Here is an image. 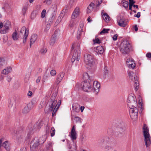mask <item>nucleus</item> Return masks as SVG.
<instances>
[{
    "label": "nucleus",
    "mask_w": 151,
    "mask_h": 151,
    "mask_svg": "<svg viewBox=\"0 0 151 151\" xmlns=\"http://www.w3.org/2000/svg\"><path fill=\"white\" fill-rule=\"evenodd\" d=\"M83 78L85 80L81 83V88L83 91L85 92H90L92 88L90 81L91 82L93 80V74L91 72L89 73V75L88 73H85L83 74Z\"/></svg>",
    "instance_id": "1"
},
{
    "label": "nucleus",
    "mask_w": 151,
    "mask_h": 151,
    "mask_svg": "<svg viewBox=\"0 0 151 151\" xmlns=\"http://www.w3.org/2000/svg\"><path fill=\"white\" fill-rule=\"evenodd\" d=\"M76 135L77 133L76 131L75 126H73L71 130L70 136L73 143L71 144L69 141H67L68 148L69 149L71 150V151H76L77 149L76 143L74 141L77 138Z\"/></svg>",
    "instance_id": "2"
},
{
    "label": "nucleus",
    "mask_w": 151,
    "mask_h": 151,
    "mask_svg": "<svg viewBox=\"0 0 151 151\" xmlns=\"http://www.w3.org/2000/svg\"><path fill=\"white\" fill-rule=\"evenodd\" d=\"M74 46L73 45L72 47V52H73V55L71 59V62L73 63L76 61V63H78L80 58L81 52L80 46L78 45L76 48H74Z\"/></svg>",
    "instance_id": "3"
},
{
    "label": "nucleus",
    "mask_w": 151,
    "mask_h": 151,
    "mask_svg": "<svg viewBox=\"0 0 151 151\" xmlns=\"http://www.w3.org/2000/svg\"><path fill=\"white\" fill-rule=\"evenodd\" d=\"M142 129L145 145L146 147H148L151 144V139L149 132V129L147 125L145 124L143 125Z\"/></svg>",
    "instance_id": "4"
},
{
    "label": "nucleus",
    "mask_w": 151,
    "mask_h": 151,
    "mask_svg": "<svg viewBox=\"0 0 151 151\" xmlns=\"http://www.w3.org/2000/svg\"><path fill=\"white\" fill-rule=\"evenodd\" d=\"M46 139L45 136H43L39 139L37 138L33 139L30 143V148L31 150H34L38 148V146L40 143L42 144L46 141Z\"/></svg>",
    "instance_id": "5"
},
{
    "label": "nucleus",
    "mask_w": 151,
    "mask_h": 151,
    "mask_svg": "<svg viewBox=\"0 0 151 151\" xmlns=\"http://www.w3.org/2000/svg\"><path fill=\"white\" fill-rule=\"evenodd\" d=\"M131 45L127 40H123L120 45V51L123 54H128L130 51Z\"/></svg>",
    "instance_id": "6"
},
{
    "label": "nucleus",
    "mask_w": 151,
    "mask_h": 151,
    "mask_svg": "<svg viewBox=\"0 0 151 151\" xmlns=\"http://www.w3.org/2000/svg\"><path fill=\"white\" fill-rule=\"evenodd\" d=\"M57 95L56 92L53 93L47 103L49 106L48 110L50 111H52L56 106L57 102V100L56 99Z\"/></svg>",
    "instance_id": "7"
},
{
    "label": "nucleus",
    "mask_w": 151,
    "mask_h": 151,
    "mask_svg": "<svg viewBox=\"0 0 151 151\" xmlns=\"http://www.w3.org/2000/svg\"><path fill=\"white\" fill-rule=\"evenodd\" d=\"M127 103V106L130 109H133L134 108H137V99L135 97L131 95L129 96Z\"/></svg>",
    "instance_id": "8"
},
{
    "label": "nucleus",
    "mask_w": 151,
    "mask_h": 151,
    "mask_svg": "<svg viewBox=\"0 0 151 151\" xmlns=\"http://www.w3.org/2000/svg\"><path fill=\"white\" fill-rule=\"evenodd\" d=\"M84 60L85 64L91 67L93 66L94 57L91 55L86 54L84 55Z\"/></svg>",
    "instance_id": "9"
},
{
    "label": "nucleus",
    "mask_w": 151,
    "mask_h": 151,
    "mask_svg": "<svg viewBox=\"0 0 151 151\" xmlns=\"http://www.w3.org/2000/svg\"><path fill=\"white\" fill-rule=\"evenodd\" d=\"M50 10L53 11L52 14V16L49 19L48 23L50 25L53 22V20L55 18V16L57 12V6L56 5L54 4L51 6L50 8Z\"/></svg>",
    "instance_id": "10"
},
{
    "label": "nucleus",
    "mask_w": 151,
    "mask_h": 151,
    "mask_svg": "<svg viewBox=\"0 0 151 151\" xmlns=\"http://www.w3.org/2000/svg\"><path fill=\"white\" fill-rule=\"evenodd\" d=\"M129 114L132 119L134 121L136 120L138 117V110L137 108L130 109Z\"/></svg>",
    "instance_id": "11"
},
{
    "label": "nucleus",
    "mask_w": 151,
    "mask_h": 151,
    "mask_svg": "<svg viewBox=\"0 0 151 151\" xmlns=\"http://www.w3.org/2000/svg\"><path fill=\"white\" fill-rule=\"evenodd\" d=\"M10 22L8 21H6L4 22L3 29H0V32L2 34H4L7 32L9 27L10 26Z\"/></svg>",
    "instance_id": "12"
},
{
    "label": "nucleus",
    "mask_w": 151,
    "mask_h": 151,
    "mask_svg": "<svg viewBox=\"0 0 151 151\" xmlns=\"http://www.w3.org/2000/svg\"><path fill=\"white\" fill-rule=\"evenodd\" d=\"M33 104L32 103H29L27 105V106H25L22 110V113L24 114H26L28 113L29 110L31 109L32 107V106Z\"/></svg>",
    "instance_id": "13"
},
{
    "label": "nucleus",
    "mask_w": 151,
    "mask_h": 151,
    "mask_svg": "<svg viewBox=\"0 0 151 151\" xmlns=\"http://www.w3.org/2000/svg\"><path fill=\"white\" fill-rule=\"evenodd\" d=\"M84 24L82 23H81L79 24V27L78 29L77 33V38L78 40L80 38V37L81 35V33L83 32V27Z\"/></svg>",
    "instance_id": "14"
},
{
    "label": "nucleus",
    "mask_w": 151,
    "mask_h": 151,
    "mask_svg": "<svg viewBox=\"0 0 151 151\" xmlns=\"http://www.w3.org/2000/svg\"><path fill=\"white\" fill-rule=\"evenodd\" d=\"M80 9L79 7H76L74 9L72 15V18L74 19L76 18L80 14Z\"/></svg>",
    "instance_id": "15"
},
{
    "label": "nucleus",
    "mask_w": 151,
    "mask_h": 151,
    "mask_svg": "<svg viewBox=\"0 0 151 151\" xmlns=\"http://www.w3.org/2000/svg\"><path fill=\"white\" fill-rule=\"evenodd\" d=\"M65 73L64 72H61L58 74L57 78L56 83L57 84H58L61 81L63 78L64 76Z\"/></svg>",
    "instance_id": "16"
},
{
    "label": "nucleus",
    "mask_w": 151,
    "mask_h": 151,
    "mask_svg": "<svg viewBox=\"0 0 151 151\" xmlns=\"http://www.w3.org/2000/svg\"><path fill=\"white\" fill-rule=\"evenodd\" d=\"M125 19L123 18H121L119 20H117L118 24L120 26L123 27H125L126 25V23L125 22Z\"/></svg>",
    "instance_id": "17"
},
{
    "label": "nucleus",
    "mask_w": 151,
    "mask_h": 151,
    "mask_svg": "<svg viewBox=\"0 0 151 151\" xmlns=\"http://www.w3.org/2000/svg\"><path fill=\"white\" fill-rule=\"evenodd\" d=\"M56 32H55L52 35L50 41V45H53L56 41Z\"/></svg>",
    "instance_id": "18"
},
{
    "label": "nucleus",
    "mask_w": 151,
    "mask_h": 151,
    "mask_svg": "<svg viewBox=\"0 0 151 151\" xmlns=\"http://www.w3.org/2000/svg\"><path fill=\"white\" fill-rule=\"evenodd\" d=\"M63 10L60 14V16L58 17V19H57L55 22V24H58L62 20L63 18L64 17L65 15V13L64 12H63Z\"/></svg>",
    "instance_id": "19"
},
{
    "label": "nucleus",
    "mask_w": 151,
    "mask_h": 151,
    "mask_svg": "<svg viewBox=\"0 0 151 151\" xmlns=\"http://www.w3.org/2000/svg\"><path fill=\"white\" fill-rule=\"evenodd\" d=\"M11 144L8 142L7 141H5L2 146H3L5 149L7 151H9L10 150V146Z\"/></svg>",
    "instance_id": "20"
},
{
    "label": "nucleus",
    "mask_w": 151,
    "mask_h": 151,
    "mask_svg": "<svg viewBox=\"0 0 151 151\" xmlns=\"http://www.w3.org/2000/svg\"><path fill=\"white\" fill-rule=\"evenodd\" d=\"M117 132L116 136L118 137H120L122 136V134L124 131V128L122 127H118L117 128Z\"/></svg>",
    "instance_id": "21"
},
{
    "label": "nucleus",
    "mask_w": 151,
    "mask_h": 151,
    "mask_svg": "<svg viewBox=\"0 0 151 151\" xmlns=\"http://www.w3.org/2000/svg\"><path fill=\"white\" fill-rule=\"evenodd\" d=\"M37 38V36L36 34H33L31 37L30 43V47H31L32 45L36 41Z\"/></svg>",
    "instance_id": "22"
},
{
    "label": "nucleus",
    "mask_w": 151,
    "mask_h": 151,
    "mask_svg": "<svg viewBox=\"0 0 151 151\" xmlns=\"http://www.w3.org/2000/svg\"><path fill=\"white\" fill-rule=\"evenodd\" d=\"M95 82H96L95 86L96 88V89L95 88V93L97 94L99 91L101 87V85L100 83L98 81H95Z\"/></svg>",
    "instance_id": "23"
},
{
    "label": "nucleus",
    "mask_w": 151,
    "mask_h": 151,
    "mask_svg": "<svg viewBox=\"0 0 151 151\" xmlns=\"http://www.w3.org/2000/svg\"><path fill=\"white\" fill-rule=\"evenodd\" d=\"M94 7V4L91 2L88 6L87 8V13H90L93 10Z\"/></svg>",
    "instance_id": "24"
},
{
    "label": "nucleus",
    "mask_w": 151,
    "mask_h": 151,
    "mask_svg": "<svg viewBox=\"0 0 151 151\" xmlns=\"http://www.w3.org/2000/svg\"><path fill=\"white\" fill-rule=\"evenodd\" d=\"M12 70V68L10 67H7L4 69L2 71V73L6 75L9 73H10Z\"/></svg>",
    "instance_id": "25"
},
{
    "label": "nucleus",
    "mask_w": 151,
    "mask_h": 151,
    "mask_svg": "<svg viewBox=\"0 0 151 151\" xmlns=\"http://www.w3.org/2000/svg\"><path fill=\"white\" fill-rule=\"evenodd\" d=\"M105 151H117L115 148L111 146L107 145L104 148Z\"/></svg>",
    "instance_id": "26"
},
{
    "label": "nucleus",
    "mask_w": 151,
    "mask_h": 151,
    "mask_svg": "<svg viewBox=\"0 0 151 151\" xmlns=\"http://www.w3.org/2000/svg\"><path fill=\"white\" fill-rule=\"evenodd\" d=\"M103 18L105 22L108 23L110 20V17L106 13H104L102 14Z\"/></svg>",
    "instance_id": "27"
},
{
    "label": "nucleus",
    "mask_w": 151,
    "mask_h": 151,
    "mask_svg": "<svg viewBox=\"0 0 151 151\" xmlns=\"http://www.w3.org/2000/svg\"><path fill=\"white\" fill-rule=\"evenodd\" d=\"M96 49L95 50V52L97 53L100 54L102 53L103 52V47L101 46H99L96 47Z\"/></svg>",
    "instance_id": "28"
},
{
    "label": "nucleus",
    "mask_w": 151,
    "mask_h": 151,
    "mask_svg": "<svg viewBox=\"0 0 151 151\" xmlns=\"http://www.w3.org/2000/svg\"><path fill=\"white\" fill-rule=\"evenodd\" d=\"M109 140L108 137H104L101 139L100 143L101 144H105L108 142Z\"/></svg>",
    "instance_id": "29"
},
{
    "label": "nucleus",
    "mask_w": 151,
    "mask_h": 151,
    "mask_svg": "<svg viewBox=\"0 0 151 151\" xmlns=\"http://www.w3.org/2000/svg\"><path fill=\"white\" fill-rule=\"evenodd\" d=\"M12 37L13 40H18V35L17 34V32L15 30L12 34Z\"/></svg>",
    "instance_id": "30"
},
{
    "label": "nucleus",
    "mask_w": 151,
    "mask_h": 151,
    "mask_svg": "<svg viewBox=\"0 0 151 151\" xmlns=\"http://www.w3.org/2000/svg\"><path fill=\"white\" fill-rule=\"evenodd\" d=\"M129 3L128 1L125 0H123L122 1V4L123 7H124L125 9H127Z\"/></svg>",
    "instance_id": "31"
},
{
    "label": "nucleus",
    "mask_w": 151,
    "mask_h": 151,
    "mask_svg": "<svg viewBox=\"0 0 151 151\" xmlns=\"http://www.w3.org/2000/svg\"><path fill=\"white\" fill-rule=\"evenodd\" d=\"M76 104H74L73 105L72 108L73 110L76 112H78L79 111V109L78 107L76 106Z\"/></svg>",
    "instance_id": "32"
},
{
    "label": "nucleus",
    "mask_w": 151,
    "mask_h": 151,
    "mask_svg": "<svg viewBox=\"0 0 151 151\" xmlns=\"http://www.w3.org/2000/svg\"><path fill=\"white\" fill-rule=\"evenodd\" d=\"M25 31V34H27V33H29V30L26 29V28L25 27H23L22 28L21 31L20 32L21 33H22L23 32Z\"/></svg>",
    "instance_id": "33"
},
{
    "label": "nucleus",
    "mask_w": 151,
    "mask_h": 151,
    "mask_svg": "<svg viewBox=\"0 0 151 151\" xmlns=\"http://www.w3.org/2000/svg\"><path fill=\"white\" fill-rule=\"evenodd\" d=\"M134 86L135 87V90L136 91H137L139 88V84L138 81H134Z\"/></svg>",
    "instance_id": "34"
},
{
    "label": "nucleus",
    "mask_w": 151,
    "mask_h": 151,
    "mask_svg": "<svg viewBox=\"0 0 151 151\" xmlns=\"http://www.w3.org/2000/svg\"><path fill=\"white\" fill-rule=\"evenodd\" d=\"M47 50L46 48L43 47L40 50V52L42 54H44L47 52Z\"/></svg>",
    "instance_id": "35"
},
{
    "label": "nucleus",
    "mask_w": 151,
    "mask_h": 151,
    "mask_svg": "<svg viewBox=\"0 0 151 151\" xmlns=\"http://www.w3.org/2000/svg\"><path fill=\"white\" fill-rule=\"evenodd\" d=\"M55 130L54 127H52L50 131V133L51 134V136L53 137L55 134Z\"/></svg>",
    "instance_id": "36"
},
{
    "label": "nucleus",
    "mask_w": 151,
    "mask_h": 151,
    "mask_svg": "<svg viewBox=\"0 0 151 151\" xmlns=\"http://www.w3.org/2000/svg\"><path fill=\"white\" fill-rule=\"evenodd\" d=\"M109 30V29H105L104 28L100 32V34H101L103 33L105 34L107 33L108 32V31Z\"/></svg>",
    "instance_id": "37"
},
{
    "label": "nucleus",
    "mask_w": 151,
    "mask_h": 151,
    "mask_svg": "<svg viewBox=\"0 0 151 151\" xmlns=\"http://www.w3.org/2000/svg\"><path fill=\"white\" fill-rule=\"evenodd\" d=\"M2 63H3L4 65L5 64V61L4 60V58H1L0 57V66L1 67H2L3 66V64Z\"/></svg>",
    "instance_id": "38"
},
{
    "label": "nucleus",
    "mask_w": 151,
    "mask_h": 151,
    "mask_svg": "<svg viewBox=\"0 0 151 151\" xmlns=\"http://www.w3.org/2000/svg\"><path fill=\"white\" fill-rule=\"evenodd\" d=\"M36 16V13L34 12H32L31 15V19H35Z\"/></svg>",
    "instance_id": "39"
},
{
    "label": "nucleus",
    "mask_w": 151,
    "mask_h": 151,
    "mask_svg": "<svg viewBox=\"0 0 151 151\" xmlns=\"http://www.w3.org/2000/svg\"><path fill=\"white\" fill-rule=\"evenodd\" d=\"M49 75L47 74H45L43 78V81L45 82L47 80L48 77H49Z\"/></svg>",
    "instance_id": "40"
},
{
    "label": "nucleus",
    "mask_w": 151,
    "mask_h": 151,
    "mask_svg": "<svg viewBox=\"0 0 151 151\" xmlns=\"http://www.w3.org/2000/svg\"><path fill=\"white\" fill-rule=\"evenodd\" d=\"M28 33H27V34H24V37L23 38V43H25L27 40V37H28Z\"/></svg>",
    "instance_id": "41"
},
{
    "label": "nucleus",
    "mask_w": 151,
    "mask_h": 151,
    "mask_svg": "<svg viewBox=\"0 0 151 151\" xmlns=\"http://www.w3.org/2000/svg\"><path fill=\"white\" fill-rule=\"evenodd\" d=\"M46 12V10L45 9H43L41 13V17L42 18H44L45 16V14Z\"/></svg>",
    "instance_id": "42"
},
{
    "label": "nucleus",
    "mask_w": 151,
    "mask_h": 151,
    "mask_svg": "<svg viewBox=\"0 0 151 151\" xmlns=\"http://www.w3.org/2000/svg\"><path fill=\"white\" fill-rule=\"evenodd\" d=\"M52 147V143L51 142H50L46 145V148L47 150H49L51 147Z\"/></svg>",
    "instance_id": "43"
},
{
    "label": "nucleus",
    "mask_w": 151,
    "mask_h": 151,
    "mask_svg": "<svg viewBox=\"0 0 151 151\" xmlns=\"http://www.w3.org/2000/svg\"><path fill=\"white\" fill-rule=\"evenodd\" d=\"M101 42V41L99 38H95V44H100Z\"/></svg>",
    "instance_id": "44"
},
{
    "label": "nucleus",
    "mask_w": 151,
    "mask_h": 151,
    "mask_svg": "<svg viewBox=\"0 0 151 151\" xmlns=\"http://www.w3.org/2000/svg\"><path fill=\"white\" fill-rule=\"evenodd\" d=\"M61 103V101L60 100H59L57 104H56V106L55 108H56V109H58Z\"/></svg>",
    "instance_id": "45"
},
{
    "label": "nucleus",
    "mask_w": 151,
    "mask_h": 151,
    "mask_svg": "<svg viewBox=\"0 0 151 151\" xmlns=\"http://www.w3.org/2000/svg\"><path fill=\"white\" fill-rule=\"evenodd\" d=\"M74 119L76 121V122H81V119L80 118L78 117H75Z\"/></svg>",
    "instance_id": "46"
},
{
    "label": "nucleus",
    "mask_w": 151,
    "mask_h": 151,
    "mask_svg": "<svg viewBox=\"0 0 151 151\" xmlns=\"http://www.w3.org/2000/svg\"><path fill=\"white\" fill-rule=\"evenodd\" d=\"M127 65H128V67L129 68H131L132 69H133L135 66V64H133V63L131 64H127Z\"/></svg>",
    "instance_id": "47"
},
{
    "label": "nucleus",
    "mask_w": 151,
    "mask_h": 151,
    "mask_svg": "<svg viewBox=\"0 0 151 151\" xmlns=\"http://www.w3.org/2000/svg\"><path fill=\"white\" fill-rule=\"evenodd\" d=\"M53 112L52 113V116H55L56 115V112L57 111L58 109H56V108H55L54 109H53Z\"/></svg>",
    "instance_id": "48"
},
{
    "label": "nucleus",
    "mask_w": 151,
    "mask_h": 151,
    "mask_svg": "<svg viewBox=\"0 0 151 151\" xmlns=\"http://www.w3.org/2000/svg\"><path fill=\"white\" fill-rule=\"evenodd\" d=\"M56 71L54 70H51L50 72V74L51 76H54L56 74Z\"/></svg>",
    "instance_id": "49"
},
{
    "label": "nucleus",
    "mask_w": 151,
    "mask_h": 151,
    "mask_svg": "<svg viewBox=\"0 0 151 151\" xmlns=\"http://www.w3.org/2000/svg\"><path fill=\"white\" fill-rule=\"evenodd\" d=\"M27 8L26 7L24 6L23 7L22 11V14L23 15H24L25 14L26 11H27Z\"/></svg>",
    "instance_id": "50"
},
{
    "label": "nucleus",
    "mask_w": 151,
    "mask_h": 151,
    "mask_svg": "<svg viewBox=\"0 0 151 151\" xmlns=\"http://www.w3.org/2000/svg\"><path fill=\"white\" fill-rule=\"evenodd\" d=\"M52 0H45L44 2L46 3L47 5H50L51 4Z\"/></svg>",
    "instance_id": "51"
},
{
    "label": "nucleus",
    "mask_w": 151,
    "mask_h": 151,
    "mask_svg": "<svg viewBox=\"0 0 151 151\" xmlns=\"http://www.w3.org/2000/svg\"><path fill=\"white\" fill-rule=\"evenodd\" d=\"M103 0H97V2L98 4L96 5V7L99 6L100 4L101 3Z\"/></svg>",
    "instance_id": "52"
},
{
    "label": "nucleus",
    "mask_w": 151,
    "mask_h": 151,
    "mask_svg": "<svg viewBox=\"0 0 151 151\" xmlns=\"http://www.w3.org/2000/svg\"><path fill=\"white\" fill-rule=\"evenodd\" d=\"M134 73L131 71H129L128 72V76L130 78H132L133 77V74Z\"/></svg>",
    "instance_id": "53"
},
{
    "label": "nucleus",
    "mask_w": 151,
    "mask_h": 151,
    "mask_svg": "<svg viewBox=\"0 0 151 151\" xmlns=\"http://www.w3.org/2000/svg\"><path fill=\"white\" fill-rule=\"evenodd\" d=\"M86 137L85 136H82L81 138V142L82 143L85 142L86 140Z\"/></svg>",
    "instance_id": "54"
},
{
    "label": "nucleus",
    "mask_w": 151,
    "mask_h": 151,
    "mask_svg": "<svg viewBox=\"0 0 151 151\" xmlns=\"http://www.w3.org/2000/svg\"><path fill=\"white\" fill-rule=\"evenodd\" d=\"M118 37V35L117 34L114 35L113 37V40L115 41L117 40Z\"/></svg>",
    "instance_id": "55"
},
{
    "label": "nucleus",
    "mask_w": 151,
    "mask_h": 151,
    "mask_svg": "<svg viewBox=\"0 0 151 151\" xmlns=\"http://www.w3.org/2000/svg\"><path fill=\"white\" fill-rule=\"evenodd\" d=\"M43 124V123L42 122H40L38 124V127L37 128L38 129H39L40 128H41V126H42Z\"/></svg>",
    "instance_id": "56"
},
{
    "label": "nucleus",
    "mask_w": 151,
    "mask_h": 151,
    "mask_svg": "<svg viewBox=\"0 0 151 151\" xmlns=\"http://www.w3.org/2000/svg\"><path fill=\"white\" fill-rule=\"evenodd\" d=\"M146 57L148 58H151V53L149 52L147 53Z\"/></svg>",
    "instance_id": "57"
},
{
    "label": "nucleus",
    "mask_w": 151,
    "mask_h": 151,
    "mask_svg": "<svg viewBox=\"0 0 151 151\" xmlns=\"http://www.w3.org/2000/svg\"><path fill=\"white\" fill-rule=\"evenodd\" d=\"M140 16V12H138L137 13V14H135L134 15V17H137L138 18H139Z\"/></svg>",
    "instance_id": "58"
},
{
    "label": "nucleus",
    "mask_w": 151,
    "mask_h": 151,
    "mask_svg": "<svg viewBox=\"0 0 151 151\" xmlns=\"http://www.w3.org/2000/svg\"><path fill=\"white\" fill-rule=\"evenodd\" d=\"M41 79V77L39 76L36 80V83H39Z\"/></svg>",
    "instance_id": "59"
},
{
    "label": "nucleus",
    "mask_w": 151,
    "mask_h": 151,
    "mask_svg": "<svg viewBox=\"0 0 151 151\" xmlns=\"http://www.w3.org/2000/svg\"><path fill=\"white\" fill-rule=\"evenodd\" d=\"M107 67L106 66L104 68V74L106 75L108 71Z\"/></svg>",
    "instance_id": "60"
},
{
    "label": "nucleus",
    "mask_w": 151,
    "mask_h": 151,
    "mask_svg": "<svg viewBox=\"0 0 151 151\" xmlns=\"http://www.w3.org/2000/svg\"><path fill=\"white\" fill-rule=\"evenodd\" d=\"M129 4H133L135 3V1L133 0H130L129 1Z\"/></svg>",
    "instance_id": "61"
},
{
    "label": "nucleus",
    "mask_w": 151,
    "mask_h": 151,
    "mask_svg": "<svg viewBox=\"0 0 151 151\" xmlns=\"http://www.w3.org/2000/svg\"><path fill=\"white\" fill-rule=\"evenodd\" d=\"M32 91H29L28 93V94H27L28 96L31 97L32 96Z\"/></svg>",
    "instance_id": "62"
},
{
    "label": "nucleus",
    "mask_w": 151,
    "mask_h": 151,
    "mask_svg": "<svg viewBox=\"0 0 151 151\" xmlns=\"http://www.w3.org/2000/svg\"><path fill=\"white\" fill-rule=\"evenodd\" d=\"M11 77L9 76H7V80L9 82L11 81Z\"/></svg>",
    "instance_id": "63"
},
{
    "label": "nucleus",
    "mask_w": 151,
    "mask_h": 151,
    "mask_svg": "<svg viewBox=\"0 0 151 151\" xmlns=\"http://www.w3.org/2000/svg\"><path fill=\"white\" fill-rule=\"evenodd\" d=\"M134 29H135V31L137 32L138 31V28L137 25H135L134 26Z\"/></svg>",
    "instance_id": "64"
}]
</instances>
